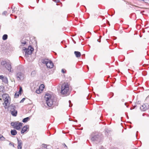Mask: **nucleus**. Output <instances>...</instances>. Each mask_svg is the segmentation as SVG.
Masks as SVG:
<instances>
[{
	"label": "nucleus",
	"instance_id": "nucleus-22",
	"mask_svg": "<svg viewBox=\"0 0 149 149\" xmlns=\"http://www.w3.org/2000/svg\"><path fill=\"white\" fill-rule=\"evenodd\" d=\"M19 94L17 92H16L15 94V97L17 98L19 96Z\"/></svg>",
	"mask_w": 149,
	"mask_h": 149
},
{
	"label": "nucleus",
	"instance_id": "nucleus-13",
	"mask_svg": "<svg viewBox=\"0 0 149 149\" xmlns=\"http://www.w3.org/2000/svg\"><path fill=\"white\" fill-rule=\"evenodd\" d=\"M28 128V125H26L24 126L22 128L21 132V134H23L25 132L27 131V130Z\"/></svg>",
	"mask_w": 149,
	"mask_h": 149
},
{
	"label": "nucleus",
	"instance_id": "nucleus-23",
	"mask_svg": "<svg viewBox=\"0 0 149 149\" xmlns=\"http://www.w3.org/2000/svg\"><path fill=\"white\" fill-rule=\"evenodd\" d=\"M44 86L43 84H41L39 87V89H43L44 88Z\"/></svg>",
	"mask_w": 149,
	"mask_h": 149
},
{
	"label": "nucleus",
	"instance_id": "nucleus-27",
	"mask_svg": "<svg viewBox=\"0 0 149 149\" xmlns=\"http://www.w3.org/2000/svg\"><path fill=\"white\" fill-rule=\"evenodd\" d=\"M42 145L45 148H46L47 147V145H46L43 144H42Z\"/></svg>",
	"mask_w": 149,
	"mask_h": 149
},
{
	"label": "nucleus",
	"instance_id": "nucleus-21",
	"mask_svg": "<svg viewBox=\"0 0 149 149\" xmlns=\"http://www.w3.org/2000/svg\"><path fill=\"white\" fill-rule=\"evenodd\" d=\"M22 91V88L20 86L19 87V91L17 92L19 94H21V92Z\"/></svg>",
	"mask_w": 149,
	"mask_h": 149
},
{
	"label": "nucleus",
	"instance_id": "nucleus-37",
	"mask_svg": "<svg viewBox=\"0 0 149 149\" xmlns=\"http://www.w3.org/2000/svg\"><path fill=\"white\" fill-rule=\"evenodd\" d=\"M57 149H59V148H57Z\"/></svg>",
	"mask_w": 149,
	"mask_h": 149
},
{
	"label": "nucleus",
	"instance_id": "nucleus-31",
	"mask_svg": "<svg viewBox=\"0 0 149 149\" xmlns=\"http://www.w3.org/2000/svg\"><path fill=\"white\" fill-rule=\"evenodd\" d=\"M122 101H123V102L124 101V99H123L122 100Z\"/></svg>",
	"mask_w": 149,
	"mask_h": 149
},
{
	"label": "nucleus",
	"instance_id": "nucleus-20",
	"mask_svg": "<svg viewBox=\"0 0 149 149\" xmlns=\"http://www.w3.org/2000/svg\"><path fill=\"white\" fill-rule=\"evenodd\" d=\"M42 89H41V90L40 89H38V90H36V93H37L38 94H39V93H40L41 92H42Z\"/></svg>",
	"mask_w": 149,
	"mask_h": 149
},
{
	"label": "nucleus",
	"instance_id": "nucleus-15",
	"mask_svg": "<svg viewBox=\"0 0 149 149\" xmlns=\"http://www.w3.org/2000/svg\"><path fill=\"white\" fill-rule=\"evenodd\" d=\"M11 134L15 136L17 134V131L15 130H12L10 131Z\"/></svg>",
	"mask_w": 149,
	"mask_h": 149
},
{
	"label": "nucleus",
	"instance_id": "nucleus-17",
	"mask_svg": "<svg viewBox=\"0 0 149 149\" xmlns=\"http://www.w3.org/2000/svg\"><path fill=\"white\" fill-rule=\"evenodd\" d=\"M2 80L3 82L5 84H7L8 83V79L6 77H4Z\"/></svg>",
	"mask_w": 149,
	"mask_h": 149
},
{
	"label": "nucleus",
	"instance_id": "nucleus-8",
	"mask_svg": "<svg viewBox=\"0 0 149 149\" xmlns=\"http://www.w3.org/2000/svg\"><path fill=\"white\" fill-rule=\"evenodd\" d=\"M2 98L4 101V103L6 106H7L10 104V99L8 94H3L2 95Z\"/></svg>",
	"mask_w": 149,
	"mask_h": 149
},
{
	"label": "nucleus",
	"instance_id": "nucleus-26",
	"mask_svg": "<svg viewBox=\"0 0 149 149\" xmlns=\"http://www.w3.org/2000/svg\"><path fill=\"white\" fill-rule=\"evenodd\" d=\"M25 99L24 98H23L20 102V103H22L24 102Z\"/></svg>",
	"mask_w": 149,
	"mask_h": 149
},
{
	"label": "nucleus",
	"instance_id": "nucleus-32",
	"mask_svg": "<svg viewBox=\"0 0 149 149\" xmlns=\"http://www.w3.org/2000/svg\"><path fill=\"white\" fill-rule=\"evenodd\" d=\"M65 146L66 147H67V146L65 144Z\"/></svg>",
	"mask_w": 149,
	"mask_h": 149
},
{
	"label": "nucleus",
	"instance_id": "nucleus-24",
	"mask_svg": "<svg viewBox=\"0 0 149 149\" xmlns=\"http://www.w3.org/2000/svg\"><path fill=\"white\" fill-rule=\"evenodd\" d=\"M4 139H5L3 137V136L2 135H0V140H4Z\"/></svg>",
	"mask_w": 149,
	"mask_h": 149
},
{
	"label": "nucleus",
	"instance_id": "nucleus-28",
	"mask_svg": "<svg viewBox=\"0 0 149 149\" xmlns=\"http://www.w3.org/2000/svg\"><path fill=\"white\" fill-rule=\"evenodd\" d=\"M4 77H3V76L2 75H1L0 76V79H1L2 80L3 79V78Z\"/></svg>",
	"mask_w": 149,
	"mask_h": 149
},
{
	"label": "nucleus",
	"instance_id": "nucleus-7",
	"mask_svg": "<svg viewBox=\"0 0 149 149\" xmlns=\"http://www.w3.org/2000/svg\"><path fill=\"white\" fill-rule=\"evenodd\" d=\"M42 62L44 64H45L47 68H52L54 66L53 63L52 62L47 59H44L42 60Z\"/></svg>",
	"mask_w": 149,
	"mask_h": 149
},
{
	"label": "nucleus",
	"instance_id": "nucleus-10",
	"mask_svg": "<svg viewBox=\"0 0 149 149\" xmlns=\"http://www.w3.org/2000/svg\"><path fill=\"white\" fill-rule=\"evenodd\" d=\"M17 78L18 80H23L24 77V74L21 72L17 73L16 75Z\"/></svg>",
	"mask_w": 149,
	"mask_h": 149
},
{
	"label": "nucleus",
	"instance_id": "nucleus-4",
	"mask_svg": "<svg viewBox=\"0 0 149 149\" xmlns=\"http://www.w3.org/2000/svg\"><path fill=\"white\" fill-rule=\"evenodd\" d=\"M69 91V85L67 83H64L61 86V93L63 94H67Z\"/></svg>",
	"mask_w": 149,
	"mask_h": 149
},
{
	"label": "nucleus",
	"instance_id": "nucleus-6",
	"mask_svg": "<svg viewBox=\"0 0 149 149\" xmlns=\"http://www.w3.org/2000/svg\"><path fill=\"white\" fill-rule=\"evenodd\" d=\"M23 49L25 52V56L26 57L28 56L29 55L31 54L34 50V49L31 46H29L27 48L24 47Z\"/></svg>",
	"mask_w": 149,
	"mask_h": 149
},
{
	"label": "nucleus",
	"instance_id": "nucleus-1",
	"mask_svg": "<svg viewBox=\"0 0 149 149\" xmlns=\"http://www.w3.org/2000/svg\"><path fill=\"white\" fill-rule=\"evenodd\" d=\"M45 99L47 105L49 107L52 106L54 107L58 105L56 102V98L53 96H52L49 93L46 94L45 96Z\"/></svg>",
	"mask_w": 149,
	"mask_h": 149
},
{
	"label": "nucleus",
	"instance_id": "nucleus-19",
	"mask_svg": "<svg viewBox=\"0 0 149 149\" xmlns=\"http://www.w3.org/2000/svg\"><path fill=\"white\" fill-rule=\"evenodd\" d=\"M21 42L22 44V45H21L24 46V45H26L27 42L25 40H22L21 41Z\"/></svg>",
	"mask_w": 149,
	"mask_h": 149
},
{
	"label": "nucleus",
	"instance_id": "nucleus-25",
	"mask_svg": "<svg viewBox=\"0 0 149 149\" xmlns=\"http://www.w3.org/2000/svg\"><path fill=\"white\" fill-rule=\"evenodd\" d=\"M7 13V12L6 11H5L3 12V13H2V15H6Z\"/></svg>",
	"mask_w": 149,
	"mask_h": 149
},
{
	"label": "nucleus",
	"instance_id": "nucleus-12",
	"mask_svg": "<svg viewBox=\"0 0 149 149\" xmlns=\"http://www.w3.org/2000/svg\"><path fill=\"white\" fill-rule=\"evenodd\" d=\"M17 140L18 143L17 148L18 149H22V141L21 140H19L18 139H17Z\"/></svg>",
	"mask_w": 149,
	"mask_h": 149
},
{
	"label": "nucleus",
	"instance_id": "nucleus-9",
	"mask_svg": "<svg viewBox=\"0 0 149 149\" xmlns=\"http://www.w3.org/2000/svg\"><path fill=\"white\" fill-rule=\"evenodd\" d=\"M91 139L93 141H98L100 139V136L97 133H93L91 136Z\"/></svg>",
	"mask_w": 149,
	"mask_h": 149
},
{
	"label": "nucleus",
	"instance_id": "nucleus-33",
	"mask_svg": "<svg viewBox=\"0 0 149 149\" xmlns=\"http://www.w3.org/2000/svg\"><path fill=\"white\" fill-rule=\"evenodd\" d=\"M126 103H125V105H126Z\"/></svg>",
	"mask_w": 149,
	"mask_h": 149
},
{
	"label": "nucleus",
	"instance_id": "nucleus-18",
	"mask_svg": "<svg viewBox=\"0 0 149 149\" xmlns=\"http://www.w3.org/2000/svg\"><path fill=\"white\" fill-rule=\"evenodd\" d=\"M8 38V36L6 34L4 35L2 37L3 39L4 40H6Z\"/></svg>",
	"mask_w": 149,
	"mask_h": 149
},
{
	"label": "nucleus",
	"instance_id": "nucleus-5",
	"mask_svg": "<svg viewBox=\"0 0 149 149\" xmlns=\"http://www.w3.org/2000/svg\"><path fill=\"white\" fill-rule=\"evenodd\" d=\"M23 123L19 122V121H16L15 122H12L10 125H11L13 127V128L17 130H20L22 127Z\"/></svg>",
	"mask_w": 149,
	"mask_h": 149
},
{
	"label": "nucleus",
	"instance_id": "nucleus-14",
	"mask_svg": "<svg viewBox=\"0 0 149 149\" xmlns=\"http://www.w3.org/2000/svg\"><path fill=\"white\" fill-rule=\"evenodd\" d=\"M74 54H75L76 56L78 58L80 57L81 55V54L80 52L78 51H75L74 52Z\"/></svg>",
	"mask_w": 149,
	"mask_h": 149
},
{
	"label": "nucleus",
	"instance_id": "nucleus-35",
	"mask_svg": "<svg viewBox=\"0 0 149 149\" xmlns=\"http://www.w3.org/2000/svg\"><path fill=\"white\" fill-rule=\"evenodd\" d=\"M83 55H83H84H84H85V54H83V55Z\"/></svg>",
	"mask_w": 149,
	"mask_h": 149
},
{
	"label": "nucleus",
	"instance_id": "nucleus-3",
	"mask_svg": "<svg viewBox=\"0 0 149 149\" xmlns=\"http://www.w3.org/2000/svg\"><path fill=\"white\" fill-rule=\"evenodd\" d=\"M2 66H4L9 72H11V64L8 60L2 61L1 62Z\"/></svg>",
	"mask_w": 149,
	"mask_h": 149
},
{
	"label": "nucleus",
	"instance_id": "nucleus-2",
	"mask_svg": "<svg viewBox=\"0 0 149 149\" xmlns=\"http://www.w3.org/2000/svg\"><path fill=\"white\" fill-rule=\"evenodd\" d=\"M8 110L11 115L14 116H16L17 115V111L16 107L13 104L10 105L8 107Z\"/></svg>",
	"mask_w": 149,
	"mask_h": 149
},
{
	"label": "nucleus",
	"instance_id": "nucleus-16",
	"mask_svg": "<svg viewBox=\"0 0 149 149\" xmlns=\"http://www.w3.org/2000/svg\"><path fill=\"white\" fill-rule=\"evenodd\" d=\"M30 118L29 117H27L24 118L23 119L22 122L23 123H26L30 119Z\"/></svg>",
	"mask_w": 149,
	"mask_h": 149
},
{
	"label": "nucleus",
	"instance_id": "nucleus-36",
	"mask_svg": "<svg viewBox=\"0 0 149 149\" xmlns=\"http://www.w3.org/2000/svg\"><path fill=\"white\" fill-rule=\"evenodd\" d=\"M87 66V67H88V66Z\"/></svg>",
	"mask_w": 149,
	"mask_h": 149
},
{
	"label": "nucleus",
	"instance_id": "nucleus-34",
	"mask_svg": "<svg viewBox=\"0 0 149 149\" xmlns=\"http://www.w3.org/2000/svg\"><path fill=\"white\" fill-rule=\"evenodd\" d=\"M59 1V0L57 1V2H58Z\"/></svg>",
	"mask_w": 149,
	"mask_h": 149
},
{
	"label": "nucleus",
	"instance_id": "nucleus-29",
	"mask_svg": "<svg viewBox=\"0 0 149 149\" xmlns=\"http://www.w3.org/2000/svg\"><path fill=\"white\" fill-rule=\"evenodd\" d=\"M69 103L70 104H69V107H71L72 106V104L71 105V104H70V103H71V101L70 100H69Z\"/></svg>",
	"mask_w": 149,
	"mask_h": 149
},
{
	"label": "nucleus",
	"instance_id": "nucleus-11",
	"mask_svg": "<svg viewBox=\"0 0 149 149\" xmlns=\"http://www.w3.org/2000/svg\"><path fill=\"white\" fill-rule=\"evenodd\" d=\"M149 105L147 104H143V105H142L140 107V109L142 111H146L147 109H148Z\"/></svg>",
	"mask_w": 149,
	"mask_h": 149
},
{
	"label": "nucleus",
	"instance_id": "nucleus-30",
	"mask_svg": "<svg viewBox=\"0 0 149 149\" xmlns=\"http://www.w3.org/2000/svg\"><path fill=\"white\" fill-rule=\"evenodd\" d=\"M61 72H62L63 73H65V72L64 71V70H63V69H62L61 70Z\"/></svg>",
	"mask_w": 149,
	"mask_h": 149
}]
</instances>
